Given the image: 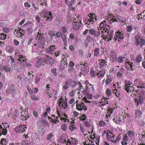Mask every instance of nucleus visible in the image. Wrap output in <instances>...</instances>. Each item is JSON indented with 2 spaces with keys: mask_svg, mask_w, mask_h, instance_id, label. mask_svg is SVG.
I'll use <instances>...</instances> for the list:
<instances>
[{
  "mask_svg": "<svg viewBox=\"0 0 145 145\" xmlns=\"http://www.w3.org/2000/svg\"><path fill=\"white\" fill-rule=\"evenodd\" d=\"M114 110L112 109V108H109V109L107 110V114H106V117L107 118H109L110 116V114H112L113 112V111Z\"/></svg>",
  "mask_w": 145,
  "mask_h": 145,
  "instance_id": "a19ab883",
  "label": "nucleus"
},
{
  "mask_svg": "<svg viewBox=\"0 0 145 145\" xmlns=\"http://www.w3.org/2000/svg\"><path fill=\"white\" fill-rule=\"evenodd\" d=\"M58 105L61 108L65 109L67 107V101L63 100V98H60L58 100Z\"/></svg>",
  "mask_w": 145,
  "mask_h": 145,
  "instance_id": "dca6fc26",
  "label": "nucleus"
},
{
  "mask_svg": "<svg viewBox=\"0 0 145 145\" xmlns=\"http://www.w3.org/2000/svg\"><path fill=\"white\" fill-rule=\"evenodd\" d=\"M109 56L110 57L111 59L116 58L117 57V54L113 50H111L109 54Z\"/></svg>",
  "mask_w": 145,
  "mask_h": 145,
  "instance_id": "f704fd0d",
  "label": "nucleus"
},
{
  "mask_svg": "<svg viewBox=\"0 0 145 145\" xmlns=\"http://www.w3.org/2000/svg\"><path fill=\"white\" fill-rule=\"evenodd\" d=\"M113 79V78L112 75H108L106 77V79L105 80V84L106 85L109 84L112 81Z\"/></svg>",
  "mask_w": 145,
  "mask_h": 145,
  "instance_id": "cd10ccee",
  "label": "nucleus"
},
{
  "mask_svg": "<svg viewBox=\"0 0 145 145\" xmlns=\"http://www.w3.org/2000/svg\"><path fill=\"white\" fill-rule=\"evenodd\" d=\"M48 34L51 37H53L55 36V33L54 31L51 30L48 31Z\"/></svg>",
  "mask_w": 145,
  "mask_h": 145,
  "instance_id": "052dcab7",
  "label": "nucleus"
},
{
  "mask_svg": "<svg viewBox=\"0 0 145 145\" xmlns=\"http://www.w3.org/2000/svg\"><path fill=\"white\" fill-rule=\"evenodd\" d=\"M86 40L89 42H92L94 40V39L93 38L89 35H87L86 38Z\"/></svg>",
  "mask_w": 145,
  "mask_h": 145,
  "instance_id": "4d7b16f0",
  "label": "nucleus"
},
{
  "mask_svg": "<svg viewBox=\"0 0 145 145\" xmlns=\"http://www.w3.org/2000/svg\"><path fill=\"white\" fill-rule=\"evenodd\" d=\"M61 38L62 39L63 41V43H64V46H66L67 42V40L66 38V35H64L62 36H61Z\"/></svg>",
  "mask_w": 145,
  "mask_h": 145,
  "instance_id": "c03bdc74",
  "label": "nucleus"
},
{
  "mask_svg": "<svg viewBox=\"0 0 145 145\" xmlns=\"http://www.w3.org/2000/svg\"><path fill=\"white\" fill-rule=\"evenodd\" d=\"M67 128V126L66 125L65 123H63L61 126V129L63 131H66V129Z\"/></svg>",
  "mask_w": 145,
  "mask_h": 145,
  "instance_id": "13d9d810",
  "label": "nucleus"
},
{
  "mask_svg": "<svg viewBox=\"0 0 145 145\" xmlns=\"http://www.w3.org/2000/svg\"><path fill=\"white\" fill-rule=\"evenodd\" d=\"M69 87V83L67 81L65 82V84H64V86H63V88L65 90L67 89Z\"/></svg>",
  "mask_w": 145,
  "mask_h": 145,
  "instance_id": "774afa93",
  "label": "nucleus"
},
{
  "mask_svg": "<svg viewBox=\"0 0 145 145\" xmlns=\"http://www.w3.org/2000/svg\"><path fill=\"white\" fill-rule=\"evenodd\" d=\"M125 86L124 87L123 89L126 91L127 92L129 93L134 90V88L133 89V86H130L131 83L129 81H125Z\"/></svg>",
  "mask_w": 145,
  "mask_h": 145,
  "instance_id": "f8f14e48",
  "label": "nucleus"
},
{
  "mask_svg": "<svg viewBox=\"0 0 145 145\" xmlns=\"http://www.w3.org/2000/svg\"><path fill=\"white\" fill-rule=\"evenodd\" d=\"M38 54L40 55L37 57H39V58H41L44 59V61L45 62V63H47L52 65L55 63V60L52 58L49 57L48 56H46L45 54L42 53V52L41 51L39 52Z\"/></svg>",
  "mask_w": 145,
  "mask_h": 145,
  "instance_id": "f257e3e1",
  "label": "nucleus"
},
{
  "mask_svg": "<svg viewBox=\"0 0 145 145\" xmlns=\"http://www.w3.org/2000/svg\"><path fill=\"white\" fill-rule=\"evenodd\" d=\"M94 52V56H97L99 54V49L98 48H96L95 49Z\"/></svg>",
  "mask_w": 145,
  "mask_h": 145,
  "instance_id": "680f3d73",
  "label": "nucleus"
},
{
  "mask_svg": "<svg viewBox=\"0 0 145 145\" xmlns=\"http://www.w3.org/2000/svg\"><path fill=\"white\" fill-rule=\"evenodd\" d=\"M134 40L135 42L136 45L138 46L140 45L142 47L144 45L145 40L142 37L139 36H136L134 38Z\"/></svg>",
  "mask_w": 145,
  "mask_h": 145,
  "instance_id": "0eeeda50",
  "label": "nucleus"
},
{
  "mask_svg": "<svg viewBox=\"0 0 145 145\" xmlns=\"http://www.w3.org/2000/svg\"><path fill=\"white\" fill-rule=\"evenodd\" d=\"M127 136H128L129 137L132 138L134 136V133L132 131H129L127 132Z\"/></svg>",
  "mask_w": 145,
  "mask_h": 145,
  "instance_id": "8fccbe9b",
  "label": "nucleus"
},
{
  "mask_svg": "<svg viewBox=\"0 0 145 145\" xmlns=\"http://www.w3.org/2000/svg\"><path fill=\"white\" fill-rule=\"evenodd\" d=\"M57 94V91L55 90L52 89L51 90L50 92H48V95L49 96V98L52 97H54L55 98V96Z\"/></svg>",
  "mask_w": 145,
  "mask_h": 145,
  "instance_id": "2f4dec72",
  "label": "nucleus"
},
{
  "mask_svg": "<svg viewBox=\"0 0 145 145\" xmlns=\"http://www.w3.org/2000/svg\"><path fill=\"white\" fill-rule=\"evenodd\" d=\"M89 32L90 34L95 37H97L100 35V32L95 31L94 29H92L89 30Z\"/></svg>",
  "mask_w": 145,
  "mask_h": 145,
  "instance_id": "4be33fe9",
  "label": "nucleus"
},
{
  "mask_svg": "<svg viewBox=\"0 0 145 145\" xmlns=\"http://www.w3.org/2000/svg\"><path fill=\"white\" fill-rule=\"evenodd\" d=\"M18 57L19 58L18 59V61H19L20 62H26L27 59L25 58V57H24L22 55L19 56Z\"/></svg>",
  "mask_w": 145,
  "mask_h": 145,
  "instance_id": "4c0bfd02",
  "label": "nucleus"
},
{
  "mask_svg": "<svg viewBox=\"0 0 145 145\" xmlns=\"http://www.w3.org/2000/svg\"><path fill=\"white\" fill-rule=\"evenodd\" d=\"M46 52H48V53L50 54H55V56L56 57H57L58 56H59V52H60V51H59L55 52V50H46Z\"/></svg>",
  "mask_w": 145,
  "mask_h": 145,
  "instance_id": "c9c22d12",
  "label": "nucleus"
},
{
  "mask_svg": "<svg viewBox=\"0 0 145 145\" xmlns=\"http://www.w3.org/2000/svg\"><path fill=\"white\" fill-rule=\"evenodd\" d=\"M62 20V17L60 15H58L56 16V20H55V24L57 26H58L61 23Z\"/></svg>",
  "mask_w": 145,
  "mask_h": 145,
  "instance_id": "c756f323",
  "label": "nucleus"
},
{
  "mask_svg": "<svg viewBox=\"0 0 145 145\" xmlns=\"http://www.w3.org/2000/svg\"><path fill=\"white\" fill-rule=\"evenodd\" d=\"M7 35L3 33L0 34V40H5L6 39Z\"/></svg>",
  "mask_w": 145,
  "mask_h": 145,
  "instance_id": "3c124183",
  "label": "nucleus"
},
{
  "mask_svg": "<svg viewBox=\"0 0 145 145\" xmlns=\"http://www.w3.org/2000/svg\"><path fill=\"white\" fill-rule=\"evenodd\" d=\"M141 91H140V90L138 89H137V90H135V91H134V90H133V91L131 92H133L131 94V97H135L137 96V94H138Z\"/></svg>",
  "mask_w": 145,
  "mask_h": 145,
  "instance_id": "72a5a7b5",
  "label": "nucleus"
},
{
  "mask_svg": "<svg viewBox=\"0 0 145 145\" xmlns=\"http://www.w3.org/2000/svg\"><path fill=\"white\" fill-rule=\"evenodd\" d=\"M106 133H108V134H110L111 135H112V136L113 135H114L113 133L110 130H108L107 131L106 130H105L103 131V134H102V136L103 137L104 136V135L105 134H106Z\"/></svg>",
  "mask_w": 145,
  "mask_h": 145,
  "instance_id": "37998d69",
  "label": "nucleus"
},
{
  "mask_svg": "<svg viewBox=\"0 0 145 145\" xmlns=\"http://www.w3.org/2000/svg\"><path fill=\"white\" fill-rule=\"evenodd\" d=\"M14 50L13 48L12 47H6V51L8 53H11Z\"/></svg>",
  "mask_w": 145,
  "mask_h": 145,
  "instance_id": "864d4df0",
  "label": "nucleus"
},
{
  "mask_svg": "<svg viewBox=\"0 0 145 145\" xmlns=\"http://www.w3.org/2000/svg\"><path fill=\"white\" fill-rule=\"evenodd\" d=\"M21 116L22 119L23 120H26L29 118L30 115L28 113L27 111L25 110L24 111H23L22 110V112H21Z\"/></svg>",
  "mask_w": 145,
  "mask_h": 145,
  "instance_id": "aec40b11",
  "label": "nucleus"
},
{
  "mask_svg": "<svg viewBox=\"0 0 145 145\" xmlns=\"http://www.w3.org/2000/svg\"><path fill=\"white\" fill-rule=\"evenodd\" d=\"M124 71V69H121L120 71L116 73V76L118 78H121L123 77L122 73Z\"/></svg>",
  "mask_w": 145,
  "mask_h": 145,
  "instance_id": "79ce46f5",
  "label": "nucleus"
},
{
  "mask_svg": "<svg viewBox=\"0 0 145 145\" xmlns=\"http://www.w3.org/2000/svg\"><path fill=\"white\" fill-rule=\"evenodd\" d=\"M90 137H91V138L93 139L92 140H94V139H95V142H96V144H97V145H99L98 144H99V137H97L96 138V137L95 136V135L93 134V135L91 136Z\"/></svg>",
  "mask_w": 145,
  "mask_h": 145,
  "instance_id": "e433bc0d",
  "label": "nucleus"
},
{
  "mask_svg": "<svg viewBox=\"0 0 145 145\" xmlns=\"http://www.w3.org/2000/svg\"><path fill=\"white\" fill-rule=\"evenodd\" d=\"M145 98H144L143 97L140 96L139 98L135 97L134 98V101L135 103L136 106H137L139 105H141L143 103V101Z\"/></svg>",
  "mask_w": 145,
  "mask_h": 145,
  "instance_id": "a211bd4d",
  "label": "nucleus"
},
{
  "mask_svg": "<svg viewBox=\"0 0 145 145\" xmlns=\"http://www.w3.org/2000/svg\"><path fill=\"white\" fill-rule=\"evenodd\" d=\"M76 108L77 110L79 111H81L83 110H84V111L87 110V108L85 106L84 104L82 102L78 103V101L77 100L76 101Z\"/></svg>",
  "mask_w": 145,
  "mask_h": 145,
  "instance_id": "ddd939ff",
  "label": "nucleus"
},
{
  "mask_svg": "<svg viewBox=\"0 0 145 145\" xmlns=\"http://www.w3.org/2000/svg\"><path fill=\"white\" fill-rule=\"evenodd\" d=\"M26 127L25 125H20L18 127H16L15 129H14V131L18 133H22L23 132H25V129H26Z\"/></svg>",
  "mask_w": 145,
  "mask_h": 145,
  "instance_id": "2eb2a0df",
  "label": "nucleus"
},
{
  "mask_svg": "<svg viewBox=\"0 0 145 145\" xmlns=\"http://www.w3.org/2000/svg\"><path fill=\"white\" fill-rule=\"evenodd\" d=\"M112 16V18L109 20V22L110 23H112L113 22H120L122 23H124L125 22V19L124 18L118 15H113L111 14Z\"/></svg>",
  "mask_w": 145,
  "mask_h": 145,
  "instance_id": "39448f33",
  "label": "nucleus"
},
{
  "mask_svg": "<svg viewBox=\"0 0 145 145\" xmlns=\"http://www.w3.org/2000/svg\"><path fill=\"white\" fill-rule=\"evenodd\" d=\"M53 137V135H52V134L51 133H49V134H48L46 136V139L47 140L50 141L51 140L52 138Z\"/></svg>",
  "mask_w": 145,
  "mask_h": 145,
  "instance_id": "e2e57ef3",
  "label": "nucleus"
},
{
  "mask_svg": "<svg viewBox=\"0 0 145 145\" xmlns=\"http://www.w3.org/2000/svg\"><path fill=\"white\" fill-rule=\"evenodd\" d=\"M133 27V26L132 25H129L127 27L126 29L127 31L128 32H131L132 31V28Z\"/></svg>",
  "mask_w": 145,
  "mask_h": 145,
  "instance_id": "338daca9",
  "label": "nucleus"
},
{
  "mask_svg": "<svg viewBox=\"0 0 145 145\" xmlns=\"http://www.w3.org/2000/svg\"><path fill=\"white\" fill-rule=\"evenodd\" d=\"M4 128L2 127V126L0 124V136L3 135H5L7 133V127H5L3 125Z\"/></svg>",
  "mask_w": 145,
  "mask_h": 145,
  "instance_id": "393cba45",
  "label": "nucleus"
},
{
  "mask_svg": "<svg viewBox=\"0 0 145 145\" xmlns=\"http://www.w3.org/2000/svg\"><path fill=\"white\" fill-rule=\"evenodd\" d=\"M84 83L86 84V86H85V88L82 91V93L83 94L86 95L92 90L93 86L89 82L88 80L85 81Z\"/></svg>",
  "mask_w": 145,
  "mask_h": 145,
  "instance_id": "423d86ee",
  "label": "nucleus"
},
{
  "mask_svg": "<svg viewBox=\"0 0 145 145\" xmlns=\"http://www.w3.org/2000/svg\"><path fill=\"white\" fill-rule=\"evenodd\" d=\"M40 17L45 20L47 21L51 22L52 20L53 16L51 12L43 11L40 13Z\"/></svg>",
  "mask_w": 145,
  "mask_h": 145,
  "instance_id": "20e7f679",
  "label": "nucleus"
},
{
  "mask_svg": "<svg viewBox=\"0 0 145 145\" xmlns=\"http://www.w3.org/2000/svg\"><path fill=\"white\" fill-rule=\"evenodd\" d=\"M106 136V139L108 141H110L114 144H116V141L115 140V135L111 136L109 134H108V133H107V136Z\"/></svg>",
  "mask_w": 145,
  "mask_h": 145,
  "instance_id": "412c9836",
  "label": "nucleus"
},
{
  "mask_svg": "<svg viewBox=\"0 0 145 145\" xmlns=\"http://www.w3.org/2000/svg\"><path fill=\"white\" fill-rule=\"evenodd\" d=\"M138 95L140 96V97H142L143 98L145 99V92L144 91H141L138 94Z\"/></svg>",
  "mask_w": 145,
  "mask_h": 145,
  "instance_id": "69168bd1",
  "label": "nucleus"
},
{
  "mask_svg": "<svg viewBox=\"0 0 145 145\" xmlns=\"http://www.w3.org/2000/svg\"><path fill=\"white\" fill-rule=\"evenodd\" d=\"M16 93L15 88L14 85L13 84H10V87L7 88V89H6V93L7 95H9L10 94H15Z\"/></svg>",
  "mask_w": 145,
  "mask_h": 145,
  "instance_id": "4468645a",
  "label": "nucleus"
},
{
  "mask_svg": "<svg viewBox=\"0 0 145 145\" xmlns=\"http://www.w3.org/2000/svg\"><path fill=\"white\" fill-rule=\"evenodd\" d=\"M99 62V68L102 69L106 68L107 65V61L105 59H101L98 60Z\"/></svg>",
  "mask_w": 145,
  "mask_h": 145,
  "instance_id": "f3484780",
  "label": "nucleus"
},
{
  "mask_svg": "<svg viewBox=\"0 0 145 145\" xmlns=\"http://www.w3.org/2000/svg\"><path fill=\"white\" fill-rule=\"evenodd\" d=\"M59 140L61 142L64 144L63 145H71L70 140L68 139L66 135H64L61 136Z\"/></svg>",
  "mask_w": 145,
  "mask_h": 145,
  "instance_id": "9d476101",
  "label": "nucleus"
},
{
  "mask_svg": "<svg viewBox=\"0 0 145 145\" xmlns=\"http://www.w3.org/2000/svg\"><path fill=\"white\" fill-rule=\"evenodd\" d=\"M113 32L114 31L112 30L108 31L106 32H102V34H103L102 35V37L105 41H106V40H107V42H109V41L111 40L113 38Z\"/></svg>",
  "mask_w": 145,
  "mask_h": 145,
  "instance_id": "7ed1b4c3",
  "label": "nucleus"
},
{
  "mask_svg": "<svg viewBox=\"0 0 145 145\" xmlns=\"http://www.w3.org/2000/svg\"><path fill=\"white\" fill-rule=\"evenodd\" d=\"M106 72V70L104 69L98 72L97 73V77L99 78H102L104 76Z\"/></svg>",
  "mask_w": 145,
  "mask_h": 145,
  "instance_id": "b1692460",
  "label": "nucleus"
},
{
  "mask_svg": "<svg viewBox=\"0 0 145 145\" xmlns=\"http://www.w3.org/2000/svg\"><path fill=\"white\" fill-rule=\"evenodd\" d=\"M99 27L100 28V29L102 31L103 33L106 32L107 31H109V26L107 25L106 24V22L105 20H103V21L101 22Z\"/></svg>",
  "mask_w": 145,
  "mask_h": 145,
  "instance_id": "1a4fd4ad",
  "label": "nucleus"
},
{
  "mask_svg": "<svg viewBox=\"0 0 145 145\" xmlns=\"http://www.w3.org/2000/svg\"><path fill=\"white\" fill-rule=\"evenodd\" d=\"M135 85L137 88H145V82H143V83Z\"/></svg>",
  "mask_w": 145,
  "mask_h": 145,
  "instance_id": "09e8293b",
  "label": "nucleus"
},
{
  "mask_svg": "<svg viewBox=\"0 0 145 145\" xmlns=\"http://www.w3.org/2000/svg\"><path fill=\"white\" fill-rule=\"evenodd\" d=\"M71 139H72L70 141V142L71 143V145L72 144L74 145H76L78 144V141L76 140L75 139H73L72 138H71Z\"/></svg>",
  "mask_w": 145,
  "mask_h": 145,
  "instance_id": "5fc2aeb1",
  "label": "nucleus"
},
{
  "mask_svg": "<svg viewBox=\"0 0 145 145\" xmlns=\"http://www.w3.org/2000/svg\"><path fill=\"white\" fill-rule=\"evenodd\" d=\"M142 60V57L141 55H138L136 57L134 62H136L137 63H139Z\"/></svg>",
  "mask_w": 145,
  "mask_h": 145,
  "instance_id": "58836bf2",
  "label": "nucleus"
},
{
  "mask_svg": "<svg viewBox=\"0 0 145 145\" xmlns=\"http://www.w3.org/2000/svg\"><path fill=\"white\" fill-rule=\"evenodd\" d=\"M120 89H116L115 88V89L112 90V92L113 94H115V96H116L117 97H120Z\"/></svg>",
  "mask_w": 145,
  "mask_h": 145,
  "instance_id": "473e14b6",
  "label": "nucleus"
},
{
  "mask_svg": "<svg viewBox=\"0 0 145 145\" xmlns=\"http://www.w3.org/2000/svg\"><path fill=\"white\" fill-rule=\"evenodd\" d=\"M38 60L37 62V68H39L40 67V66L43 65V63H44V59L42 58H37Z\"/></svg>",
  "mask_w": 145,
  "mask_h": 145,
  "instance_id": "bb28decb",
  "label": "nucleus"
},
{
  "mask_svg": "<svg viewBox=\"0 0 145 145\" xmlns=\"http://www.w3.org/2000/svg\"><path fill=\"white\" fill-rule=\"evenodd\" d=\"M67 61V60L65 58H63L61 59V63L60 64L59 67L61 69L63 70L64 69L65 66L68 64L67 62L66 61Z\"/></svg>",
  "mask_w": 145,
  "mask_h": 145,
  "instance_id": "5701e85b",
  "label": "nucleus"
},
{
  "mask_svg": "<svg viewBox=\"0 0 145 145\" xmlns=\"http://www.w3.org/2000/svg\"><path fill=\"white\" fill-rule=\"evenodd\" d=\"M43 33L41 32L40 30H39L37 33V36L36 37V40L42 41L43 40Z\"/></svg>",
  "mask_w": 145,
  "mask_h": 145,
  "instance_id": "c85d7f7f",
  "label": "nucleus"
},
{
  "mask_svg": "<svg viewBox=\"0 0 145 145\" xmlns=\"http://www.w3.org/2000/svg\"><path fill=\"white\" fill-rule=\"evenodd\" d=\"M20 66L23 68H25V67H29L31 66V65L27 61L21 62H20Z\"/></svg>",
  "mask_w": 145,
  "mask_h": 145,
  "instance_id": "ea45409f",
  "label": "nucleus"
},
{
  "mask_svg": "<svg viewBox=\"0 0 145 145\" xmlns=\"http://www.w3.org/2000/svg\"><path fill=\"white\" fill-rule=\"evenodd\" d=\"M72 0H65V3L67 5L69 6V7H71L72 5V4L73 3Z\"/></svg>",
  "mask_w": 145,
  "mask_h": 145,
  "instance_id": "a18cd8bd",
  "label": "nucleus"
},
{
  "mask_svg": "<svg viewBox=\"0 0 145 145\" xmlns=\"http://www.w3.org/2000/svg\"><path fill=\"white\" fill-rule=\"evenodd\" d=\"M113 121L117 124H118L121 121V118L119 117H114L113 119Z\"/></svg>",
  "mask_w": 145,
  "mask_h": 145,
  "instance_id": "de8ad7c7",
  "label": "nucleus"
},
{
  "mask_svg": "<svg viewBox=\"0 0 145 145\" xmlns=\"http://www.w3.org/2000/svg\"><path fill=\"white\" fill-rule=\"evenodd\" d=\"M133 64V62L130 63L129 61L126 62L125 63V68H129L128 70L130 71H133V65H132Z\"/></svg>",
  "mask_w": 145,
  "mask_h": 145,
  "instance_id": "7c9ffc66",
  "label": "nucleus"
},
{
  "mask_svg": "<svg viewBox=\"0 0 145 145\" xmlns=\"http://www.w3.org/2000/svg\"><path fill=\"white\" fill-rule=\"evenodd\" d=\"M7 141L5 138H2L1 139L0 144H2V145H7Z\"/></svg>",
  "mask_w": 145,
  "mask_h": 145,
  "instance_id": "603ef678",
  "label": "nucleus"
},
{
  "mask_svg": "<svg viewBox=\"0 0 145 145\" xmlns=\"http://www.w3.org/2000/svg\"><path fill=\"white\" fill-rule=\"evenodd\" d=\"M81 73H83L84 74H86L89 71V69L88 67H87V63H84V66L81 68Z\"/></svg>",
  "mask_w": 145,
  "mask_h": 145,
  "instance_id": "a878e982",
  "label": "nucleus"
},
{
  "mask_svg": "<svg viewBox=\"0 0 145 145\" xmlns=\"http://www.w3.org/2000/svg\"><path fill=\"white\" fill-rule=\"evenodd\" d=\"M125 57L123 56H119L118 57L114 58V59L112 58V62L113 63L117 62L119 63H122L124 61V59Z\"/></svg>",
  "mask_w": 145,
  "mask_h": 145,
  "instance_id": "6ab92c4d",
  "label": "nucleus"
},
{
  "mask_svg": "<svg viewBox=\"0 0 145 145\" xmlns=\"http://www.w3.org/2000/svg\"><path fill=\"white\" fill-rule=\"evenodd\" d=\"M144 82H142L139 79H136L134 81V84L135 85H139L143 83Z\"/></svg>",
  "mask_w": 145,
  "mask_h": 145,
  "instance_id": "6e6d98bb",
  "label": "nucleus"
},
{
  "mask_svg": "<svg viewBox=\"0 0 145 145\" xmlns=\"http://www.w3.org/2000/svg\"><path fill=\"white\" fill-rule=\"evenodd\" d=\"M74 122H70L71 125H70V126L69 127V129L70 131H72L76 129V127L74 126Z\"/></svg>",
  "mask_w": 145,
  "mask_h": 145,
  "instance_id": "49530a36",
  "label": "nucleus"
},
{
  "mask_svg": "<svg viewBox=\"0 0 145 145\" xmlns=\"http://www.w3.org/2000/svg\"><path fill=\"white\" fill-rule=\"evenodd\" d=\"M141 111L140 110H136L135 114V115L136 116V117H139L140 115H141Z\"/></svg>",
  "mask_w": 145,
  "mask_h": 145,
  "instance_id": "bf43d9fd",
  "label": "nucleus"
},
{
  "mask_svg": "<svg viewBox=\"0 0 145 145\" xmlns=\"http://www.w3.org/2000/svg\"><path fill=\"white\" fill-rule=\"evenodd\" d=\"M56 112H57V116H56L55 115H52V117H48L49 119H50L52 123H53L55 124H56L58 123V122H59V120H58V117H59L60 118L61 120L62 121H64V122H65L67 120V122H69V119H68V118H67V117L64 118L63 117H61V115H60L59 112L57 110H56Z\"/></svg>",
  "mask_w": 145,
  "mask_h": 145,
  "instance_id": "f03ea898",
  "label": "nucleus"
},
{
  "mask_svg": "<svg viewBox=\"0 0 145 145\" xmlns=\"http://www.w3.org/2000/svg\"><path fill=\"white\" fill-rule=\"evenodd\" d=\"M105 123L103 121L101 120L99 121L98 122V124H99V126L100 127H104L105 125Z\"/></svg>",
  "mask_w": 145,
  "mask_h": 145,
  "instance_id": "0e129e2a",
  "label": "nucleus"
},
{
  "mask_svg": "<svg viewBox=\"0 0 145 145\" xmlns=\"http://www.w3.org/2000/svg\"><path fill=\"white\" fill-rule=\"evenodd\" d=\"M82 25V22L80 20H76L74 19L72 21V29L75 30H77L81 27Z\"/></svg>",
  "mask_w": 145,
  "mask_h": 145,
  "instance_id": "6e6552de",
  "label": "nucleus"
},
{
  "mask_svg": "<svg viewBox=\"0 0 145 145\" xmlns=\"http://www.w3.org/2000/svg\"><path fill=\"white\" fill-rule=\"evenodd\" d=\"M124 39L123 32L122 31H117L115 32V36L113 38V40L115 41L118 40V42H120L119 40H122Z\"/></svg>",
  "mask_w": 145,
  "mask_h": 145,
  "instance_id": "9b49d317",
  "label": "nucleus"
}]
</instances>
